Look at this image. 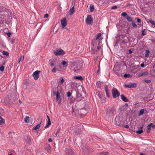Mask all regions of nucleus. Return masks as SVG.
<instances>
[{"instance_id": "f03ea898", "label": "nucleus", "mask_w": 155, "mask_h": 155, "mask_svg": "<svg viewBox=\"0 0 155 155\" xmlns=\"http://www.w3.org/2000/svg\"><path fill=\"white\" fill-rule=\"evenodd\" d=\"M116 109L114 107H108L106 110V116L107 118L111 117L114 114Z\"/></svg>"}, {"instance_id": "680f3d73", "label": "nucleus", "mask_w": 155, "mask_h": 155, "mask_svg": "<svg viewBox=\"0 0 155 155\" xmlns=\"http://www.w3.org/2000/svg\"><path fill=\"white\" fill-rule=\"evenodd\" d=\"M140 66L141 67L143 68L144 67V65L143 63H142L141 64Z\"/></svg>"}, {"instance_id": "c85d7f7f", "label": "nucleus", "mask_w": 155, "mask_h": 155, "mask_svg": "<svg viewBox=\"0 0 155 155\" xmlns=\"http://www.w3.org/2000/svg\"><path fill=\"white\" fill-rule=\"evenodd\" d=\"M105 91L106 93V94L107 96V97H110V94L108 91V88H105Z\"/></svg>"}, {"instance_id": "0eeeda50", "label": "nucleus", "mask_w": 155, "mask_h": 155, "mask_svg": "<svg viewBox=\"0 0 155 155\" xmlns=\"http://www.w3.org/2000/svg\"><path fill=\"white\" fill-rule=\"evenodd\" d=\"M65 155H74V152L70 148H68L66 149L64 153Z\"/></svg>"}, {"instance_id": "9d476101", "label": "nucleus", "mask_w": 155, "mask_h": 155, "mask_svg": "<svg viewBox=\"0 0 155 155\" xmlns=\"http://www.w3.org/2000/svg\"><path fill=\"white\" fill-rule=\"evenodd\" d=\"M54 95H56V99L57 101H58V103L60 104L61 102V99L59 97V93L58 91H54L53 92Z\"/></svg>"}, {"instance_id": "5701e85b", "label": "nucleus", "mask_w": 155, "mask_h": 155, "mask_svg": "<svg viewBox=\"0 0 155 155\" xmlns=\"http://www.w3.org/2000/svg\"><path fill=\"white\" fill-rule=\"evenodd\" d=\"M99 97L101 100L102 103H103L104 101V96L99 93L98 94Z\"/></svg>"}, {"instance_id": "a18cd8bd", "label": "nucleus", "mask_w": 155, "mask_h": 155, "mask_svg": "<svg viewBox=\"0 0 155 155\" xmlns=\"http://www.w3.org/2000/svg\"><path fill=\"white\" fill-rule=\"evenodd\" d=\"M4 67L3 65L0 67V70L1 71H3L4 70Z\"/></svg>"}, {"instance_id": "052dcab7", "label": "nucleus", "mask_w": 155, "mask_h": 155, "mask_svg": "<svg viewBox=\"0 0 155 155\" xmlns=\"http://www.w3.org/2000/svg\"><path fill=\"white\" fill-rule=\"evenodd\" d=\"M50 125V124H47L46 126L45 127V128H47L49 126V125Z\"/></svg>"}, {"instance_id": "9b49d317", "label": "nucleus", "mask_w": 155, "mask_h": 155, "mask_svg": "<svg viewBox=\"0 0 155 155\" xmlns=\"http://www.w3.org/2000/svg\"><path fill=\"white\" fill-rule=\"evenodd\" d=\"M79 103H80V104H83V105H82V106H83V107L82 108L83 109H85L87 110H88L89 108V106L88 104H87L86 105L84 104L85 103V101L84 100H82L81 101H80Z\"/></svg>"}, {"instance_id": "39448f33", "label": "nucleus", "mask_w": 155, "mask_h": 155, "mask_svg": "<svg viewBox=\"0 0 155 155\" xmlns=\"http://www.w3.org/2000/svg\"><path fill=\"white\" fill-rule=\"evenodd\" d=\"M112 94L114 98H116L119 97L120 95V93L118 90L115 88L112 90Z\"/></svg>"}, {"instance_id": "58836bf2", "label": "nucleus", "mask_w": 155, "mask_h": 155, "mask_svg": "<svg viewBox=\"0 0 155 155\" xmlns=\"http://www.w3.org/2000/svg\"><path fill=\"white\" fill-rule=\"evenodd\" d=\"M143 132V130L142 129H141V130H138L136 132V133L137 134H141Z\"/></svg>"}, {"instance_id": "7c9ffc66", "label": "nucleus", "mask_w": 155, "mask_h": 155, "mask_svg": "<svg viewBox=\"0 0 155 155\" xmlns=\"http://www.w3.org/2000/svg\"><path fill=\"white\" fill-rule=\"evenodd\" d=\"M5 122V120L3 119L1 117H0V125H2L4 124Z\"/></svg>"}, {"instance_id": "b1692460", "label": "nucleus", "mask_w": 155, "mask_h": 155, "mask_svg": "<svg viewBox=\"0 0 155 155\" xmlns=\"http://www.w3.org/2000/svg\"><path fill=\"white\" fill-rule=\"evenodd\" d=\"M121 99L125 102H127L128 101L127 98L125 97L123 94L121 95L120 96Z\"/></svg>"}, {"instance_id": "37998d69", "label": "nucleus", "mask_w": 155, "mask_h": 155, "mask_svg": "<svg viewBox=\"0 0 155 155\" xmlns=\"http://www.w3.org/2000/svg\"><path fill=\"white\" fill-rule=\"evenodd\" d=\"M132 25L134 28H137V25L135 24V23L134 22V21H132Z\"/></svg>"}, {"instance_id": "79ce46f5", "label": "nucleus", "mask_w": 155, "mask_h": 155, "mask_svg": "<svg viewBox=\"0 0 155 155\" xmlns=\"http://www.w3.org/2000/svg\"><path fill=\"white\" fill-rule=\"evenodd\" d=\"M124 76L125 78H127L131 76V75L129 74H125L124 75Z\"/></svg>"}, {"instance_id": "e2e57ef3", "label": "nucleus", "mask_w": 155, "mask_h": 155, "mask_svg": "<svg viewBox=\"0 0 155 155\" xmlns=\"http://www.w3.org/2000/svg\"><path fill=\"white\" fill-rule=\"evenodd\" d=\"M48 141L49 142H51L52 141V140L51 138H49L48 139Z\"/></svg>"}, {"instance_id": "dca6fc26", "label": "nucleus", "mask_w": 155, "mask_h": 155, "mask_svg": "<svg viewBox=\"0 0 155 155\" xmlns=\"http://www.w3.org/2000/svg\"><path fill=\"white\" fill-rule=\"evenodd\" d=\"M137 84L136 83L130 84L127 85L124 84L125 87H136L137 86Z\"/></svg>"}, {"instance_id": "c03bdc74", "label": "nucleus", "mask_w": 155, "mask_h": 155, "mask_svg": "<svg viewBox=\"0 0 155 155\" xmlns=\"http://www.w3.org/2000/svg\"><path fill=\"white\" fill-rule=\"evenodd\" d=\"M149 21L151 24L152 25H154L155 26V22L154 21L152 20H149Z\"/></svg>"}, {"instance_id": "3c124183", "label": "nucleus", "mask_w": 155, "mask_h": 155, "mask_svg": "<svg viewBox=\"0 0 155 155\" xmlns=\"http://www.w3.org/2000/svg\"><path fill=\"white\" fill-rule=\"evenodd\" d=\"M17 96H18L17 95H14L12 96H11L10 97L12 98V100H14L15 99V97H17Z\"/></svg>"}, {"instance_id": "aec40b11", "label": "nucleus", "mask_w": 155, "mask_h": 155, "mask_svg": "<svg viewBox=\"0 0 155 155\" xmlns=\"http://www.w3.org/2000/svg\"><path fill=\"white\" fill-rule=\"evenodd\" d=\"M148 71L143 72L140 73L138 74V77H140L143 76L147 75L148 74Z\"/></svg>"}, {"instance_id": "4468645a", "label": "nucleus", "mask_w": 155, "mask_h": 155, "mask_svg": "<svg viewBox=\"0 0 155 155\" xmlns=\"http://www.w3.org/2000/svg\"><path fill=\"white\" fill-rule=\"evenodd\" d=\"M61 23L62 25V27L64 28L67 25L66 20L65 18H64L61 20Z\"/></svg>"}, {"instance_id": "72a5a7b5", "label": "nucleus", "mask_w": 155, "mask_h": 155, "mask_svg": "<svg viewBox=\"0 0 155 155\" xmlns=\"http://www.w3.org/2000/svg\"><path fill=\"white\" fill-rule=\"evenodd\" d=\"M29 117L28 116H26L25 119V121L26 123L29 122Z\"/></svg>"}, {"instance_id": "5fc2aeb1", "label": "nucleus", "mask_w": 155, "mask_h": 155, "mask_svg": "<svg viewBox=\"0 0 155 155\" xmlns=\"http://www.w3.org/2000/svg\"><path fill=\"white\" fill-rule=\"evenodd\" d=\"M44 16L45 18H48V14L46 13L45 15Z\"/></svg>"}, {"instance_id": "6e6552de", "label": "nucleus", "mask_w": 155, "mask_h": 155, "mask_svg": "<svg viewBox=\"0 0 155 155\" xmlns=\"http://www.w3.org/2000/svg\"><path fill=\"white\" fill-rule=\"evenodd\" d=\"M86 22L87 24L91 25L93 24V21L91 16L88 15L87 18L86 19Z\"/></svg>"}, {"instance_id": "4c0bfd02", "label": "nucleus", "mask_w": 155, "mask_h": 155, "mask_svg": "<svg viewBox=\"0 0 155 155\" xmlns=\"http://www.w3.org/2000/svg\"><path fill=\"white\" fill-rule=\"evenodd\" d=\"M126 19L128 21L130 22L132 21V18L129 16L127 15L126 17Z\"/></svg>"}, {"instance_id": "49530a36", "label": "nucleus", "mask_w": 155, "mask_h": 155, "mask_svg": "<svg viewBox=\"0 0 155 155\" xmlns=\"http://www.w3.org/2000/svg\"><path fill=\"white\" fill-rule=\"evenodd\" d=\"M51 72L52 73H55L56 72V71L55 70V67H54L53 69L51 71Z\"/></svg>"}, {"instance_id": "603ef678", "label": "nucleus", "mask_w": 155, "mask_h": 155, "mask_svg": "<svg viewBox=\"0 0 155 155\" xmlns=\"http://www.w3.org/2000/svg\"><path fill=\"white\" fill-rule=\"evenodd\" d=\"M107 152H102L101 153L100 155H107Z\"/></svg>"}, {"instance_id": "f704fd0d", "label": "nucleus", "mask_w": 155, "mask_h": 155, "mask_svg": "<svg viewBox=\"0 0 155 155\" xmlns=\"http://www.w3.org/2000/svg\"><path fill=\"white\" fill-rule=\"evenodd\" d=\"M144 110L143 109H141L140 110L139 115L140 116L143 115L144 113Z\"/></svg>"}, {"instance_id": "4be33fe9", "label": "nucleus", "mask_w": 155, "mask_h": 155, "mask_svg": "<svg viewBox=\"0 0 155 155\" xmlns=\"http://www.w3.org/2000/svg\"><path fill=\"white\" fill-rule=\"evenodd\" d=\"M153 125V124L152 123H150L147 126V131L148 132H149L150 130L151 127H155V126Z\"/></svg>"}, {"instance_id": "7ed1b4c3", "label": "nucleus", "mask_w": 155, "mask_h": 155, "mask_svg": "<svg viewBox=\"0 0 155 155\" xmlns=\"http://www.w3.org/2000/svg\"><path fill=\"white\" fill-rule=\"evenodd\" d=\"M115 120L116 121V124L117 125L120 127L123 126V118L121 116H117L115 118Z\"/></svg>"}, {"instance_id": "412c9836", "label": "nucleus", "mask_w": 155, "mask_h": 155, "mask_svg": "<svg viewBox=\"0 0 155 155\" xmlns=\"http://www.w3.org/2000/svg\"><path fill=\"white\" fill-rule=\"evenodd\" d=\"M96 85L97 87H101L104 86L103 83L100 81H98L96 82Z\"/></svg>"}, {"instance_id": "bb28decb", "label": "nucleus", "mask_w": 155, "mask_h": 155, "mask_svg": "<svg viewBox=\"0 0 155 155\" xmlns=\"http://www.w3.org/2000/svg\"><path fill=\"white\" fill-rule=\"evenodd\" d=\"M74 78L81 81H82L83 79L82 77L81 76H75L74 77Z\"/></svg>"}, {"instance_id": "393cba45", "label": "nucleus", "mask_w": 155, "mask_h": 155, "mask_svg": "<svg viewBox=\"0 0 155 155\" xmlns=\"http://www.w3.org/2000/svg\"><path fill=\"white\" fill-rule=\"evenodd\" d=\"M83 88H81V89H82V91H83L81 93H79V94H80V96H82L83 97H84L86 95H85V94H86V92H85V91H84V90H83Z\"/></svg>"}, {"instance_id": "6e6d98bb", "label": "nucleus", "mask_w": 155, "mask_h": 155, "mask_svg": "<svg viewBox=\"0 0 155 155\" xmlns=\"http://www.w3.org/2000/svg\"><path fill=\"white\" fill-rule=\"evenodd\" d=\"M11 32H8V33H7V34L8 35V36L9 37L10 36H11Z\"/></svg>"}, {"instance_id": "6ab92c4d", "label": "nucleus", "mask_w": 155, "mask_h": 155, "mask_svg": "<svg viewBox=\"0 0 155 155\" xmlns=\"http://www.w3.org/2000/svg\"><path fill=\"white\" fill-rule=\"evenodd\" d=\"M101 48V46L100 45L99 43L97 47V50L96 51H94V50L93 49V48H92L91 50V51L93 53H95L96 52H97L98 51H99V49Z\"/></svg>"}, {"instance_id": "774afa93", "label": "nucleus", "mask_w": 155, "mask_h": 155, "mask_svg": "<svg viewBox=\"0 0 155 155\" xmlns=\"http://www.w3.org/2000/svg\"><path fill=\"white\" fill-rule=\"evenodd\" d=\"M50 66H54V64L53 63H51L50 64Z\"/></svg>"}, {"instance_id": "e433bc0d", "label": "nucleus", "mask_w": 155, "mask_h": 155, "mask_svg": "<svg viewBox=\"0 0 155 155\" xmlns=\"http://www.w3.org/2000/svg\"><path fill=\"white\" fill-rule=\"evenodd\" d=\"M2 54L3 55L8 56H9V53L7 51H3L2 52Z\"/></svg>"}, {"instance_id": "864d4df0", "label": "nucleus", "mask_w": 155, "mask_h": 155, "mask_svg": "<svg viewBox=\"0 0 155 155\" xmlns=\"http://www.w3.org/2000/svg\"><path fill=\"white\" fill-rule=\"evenodd\" d=\"M64 82V80L63 78H61L60 80V82L61 83H63Z\"/></svg>"}, {"instance_id": "f257e3e1", "label": "nucleus", "mask_w": 155, "mask_h": 155, "mask_svg": "<svg viewBox=\"0 0 155 155\" xmlns=\"http://www.w3.org/2000/svg\"><path fill=\"white\" fill-rule=\"evenodd\" d=\"M82 66L83 64L82 63L79 61H76L72 63L71 64V68L75 73L81 72L82 70Z\"/></svg>"}, {"instance_id": "a211bd4d", "label": "nucleus", "mask_w": 155, "mask_h": 155, "mask_svg": "<svg viewBox=\"0 0 155 155\" xmlns=\"http://www.w3.org/2000/svg\"><path fill=\"white\" fill-rule=\"evenodd\" d=\"M45 149L48 153H51V148L49 144H46L45 146Z\"/></svg>"}, {"instance_id": "c9c22d12", "label": "nucleus", "mask_w": 155, "mask_h": 155, "mask_svg": "<svg viewBox=\"0 0 155 155\" xmlns=\"http://www.w3.org/2000/svg\"><path fill=\"white\" fill-rule=\"evenodd\" d=\"M24 59V57L23 56H21L20 58H19L18 60V62L19 64L20 62L21 61H23Z\"/></svg>"}, {"instance_id": "8fccbe9b", "label": "nucleus", "mask_w": 155, "mask_h": 155, "mask_svg": "<svg viewBox=\"0 0 155 155\" xmlns=\"http://www.w3.org/2000/svg\"><path fill=\"white\" fill-rule=\"evenodd\" d=\"M71 93L70 92H68L67 93V96L68 97H69L71 96Z\"/></svg>"}, {"instance_id": "bf43d9fd", "label": "nucleus", "mask_w": 155, "mask_h": 155, "mask_svg": "<svg viewBox=\"0 0 155 155\" xmlns=\"http://www.w3.org/2000/svg\"><path fill=\"white\" fill-rule=\"evenodd\" d=\"M117 8V7L116 6H114L111 7V9H114L115 8Z\"/></svg>"}, {"instance_id": "1a4fd4ad", "label": "nucleus", "mask_w": 155, "mask_h": 155, "mask_svg": "<svg viewBox=\"0 0 155 155\" xmlns=\"http://www.w3.org/2000/svg\"><path fill=\"white\" fill-rule=\"evenodd\" d=\"M54 53L55 55H64L65 54V52L62 49H57L54 51Z\"/></svg>"}, {"instance_id": "f8f14e48", "label": "nucleus", "mask_w": 155, "mask_h": 155, "mask_svg": "<svg viewBox=\"0 0 155 155\" xmlns=\"http://www.w3.org/2000/svg\"><path fill=\"white\" fill-rule=\"evenodd\" d=\"M40 72V71L37 70L35 71L33 73L32 75L35 80H37L38 78L39 74Z\"/></svg>"}, {"instance_id": "2eb2a0df", "label": "nucleus", "mask_w": 155, "mask_h": 155, "mask_svg": "<svg viewBox=\"0 0 155 155\" xmlns=\"http://www.w3.org/2000/svg\"><path fill=\"white\" fill-rule=\"evenodd\" d=\"M25 140L26 142H27L29 144L31 145V141L30 139V137L28 135H26L25 137Z\"/></svg>"}, {"instance_id": "f3484780", "label": "nucleus", "mask_w": 155, "mask_h": 155, "mask_svg": "<svg viewBox=\"0 0 155 155\" xmlns=\"http://www.w3.org/2000/svg\"><path fill=\"white\" fill-rule=\"evenodd\" d=\"M123 37L124 39L121 42V44L122 45L127 43L128 39V38L126 36H124Z\"/></svg>"}, {"instance_id": "ddd939ff", "label": "nucleus", "mask_w": 155, "mask_h": 155, "mask_svg": "<svg viewBox=\"0 0 155 155\" xmlns=\"http://www.w3.org/2000/svg\"><path fill=\"white\" fill-rule=\"evenodd\" d=\"M82 149L83 150V152L84 155H87V154L88 153L89 150L87 148L86 146H83L82 147Z\"/></svg>"}, {"instance_id": "338daca9", "label": "nucleus", "mask_w": 155, "mask_h": 155, "mask_svg": "<svg viewBox=\"0 0 155 155\" xmlns=\"http://www.w3.org/2000/svg\"><path fill=\"white\" fill-rule=\"evenodd\" d=\"M128 52H129V53L130 54H131V53H132V51L131 50H129V51Z\"/></svg>"}, {"instance_id": "ea45409f", "label": "nucleus", "mask_w": 155, "mask_h": 155, "mask_svg": "<svg viewBox=\"0 0 155 155\" xmlns=\"http://www.w3.org/2000/svg\"><path fill=\"white\" fill-rule=\"evenodd\" d=\"M94 6L93 5H91L90 6V11L92 12L94 10Z\"/></svg>"}, {"instance_id": "69168bd1", "label": "nucleus", "mask_w": 155, "mask_h": 155, "mask_svg": "<svg viewBox=\"0 0 155 155\" xmlns=\"http://www.w3.org/2000/svg\"><path fill=\"white\" fill-rule=\"evenodd\" d=\"M129 126L128 125H126L125 126V127L126 128H129Z\"/></svg>"}, {"instance_id": "4d7b16f0", "label": "nucleus", "mask_w": 155, "mask_h": 155, "mask_svg": "<svg viewBox=\"0 0 155 155\" xmlns=\"http://www.w3.org/2000/svg\"><path fill=\"white\" fill-rule=\"evenodd\" d=\"M137 22L138 23H140L141 22V20L140 19L138 18H137Z\"/></svg>"}, {"instance_id": "2f4dec72", "label": "nucleus", "mask_w": 155, "mask_h": 155, "mask_svg": "<svg viewBox=\"0 0 155 155\" xmlns=\"http://www.w3.org/2000/svg\"><path fill=\"white\" fill-rule=\"evenodd\" d=\"M24 86L25 85V86H28L29 84V83L28 82V81L27 80H25L24 81Z\"/></svg>"}, {"instance_id": "de8ad7c7", "label": "nucleus", "mask_w": 155, "mask_h": 155, "mask_svg": "<svg viewBox=\"0 0 155 155\" xmlns=\"http://www.w3.org/2000/svg\"><path fill=\"white\" fill-rule=\"evenodd\" d=\"M145 29H143L142 30V34H141V35L142 36H144V35H145V33H144V31H145Z\"/></svg>"}, {"instance_id": "0e129e2a", "label": "nucleus", "mask_w": 155, "mask_h": 155, "mask_svg": "<svg viewBox=\"0 0 155 155\" xmlns=\"http://www.w3.org/2000/svg\"><path fill=\"white\" fill-rule=\"evenodd\" d=\"M150 80H145V82H146L148 83V82H150Z\"/></svg>"}, {"instance_id": "c756f323", "label": "nucleus", "mask_w": 155, "mask_h": 155, "mask_svg": "<svg viewBox=\"0 0 155 155\" xmlns=\"http://www.w3.org/2000/svg\"><path fill=\"white\" fill-rule=\"evenodd\" d=\"M70 15H72L74 12V7H72L70 10Z\"/></svg>"}, {"instance_id": "09e8293b", "label": "nucleus", "mask_w": 155, "mask_h": 155, "mask_svg": "<svg viewBox=\"0 0 155 155\" xmlns=\"http://www.w3.org/2000/svg\"><path fill=\"white\" fill-rule=\"evenodd\" d=\"M121 15L123 16H127V13L125 12H123L121 14Z\"/></svg>"}, {"instance_id": "423d86ee", "label": "nucleus", "mask_w": 155, "mask_h": 155, "mask_svg": "<svg viewBox=\"0 0 155 155\" xmlns=\"http://www.w3.org/2000/svg\"><path fill=\"white\" fill-rule=\"evenodd\" d=\"M6 13L1 11L0 12V20L2 22L5 21L7 19Z\"/></svg>"}, {"instance_id": "20e7f679", "label": "nucleus", "mask_w": 155, "mask_h": 155, "mask_svg": "<svg viewBox=\"0 0 155 155\" xmlns=\"http://www.w3.org/2000/svg\"><path fill=\"white\" fill-rule=\"evenodd\" d=\"M18 97V96H17L15 97V99L14 100H12V98L10 97H6L4 100L5 103L7 104H13L17 100V98Z\"/></svg>"}, {"instance_id": "cd10ccee", "label": "nucleus", "mask_w": 155, "mask_h": 155, "mask_svg": "<svg viewBox=\"0 0 155 155\" xmlns=\"http://www.w3.org/2000/svg\"><path fill=\"white\" fill-rule=\"evenodd\" d=\"M61 64L63 65L64 67H66L68 65V63L65 61H62Z\"/></svg>"}, {"instance_id": "473e14b6", "label": "nucleus", "mask_w": 155, "mask_h": 155, "mask_svg": "<svg viewBox=\"0 0 155 155\" xmlns=\"http://www.w3.org/2000/svg\"><path fill=\"white\" fill-rule=\"evenodd\" d=\"M150 53V51L149 50H146L145 51V56L147 57H148L149 56V53Z\"/></svg>"}, {"instance_id": "13d9d810", "label": "nucleus", "mask_w": 155, "mask_h": 155, "mask_svg": "<svg viewBox=\"0 0 155 155\" xmlns=\"http://www.w3.org/2000/svg\"><path fill=\"white\" fill-rule=\"evenodd\" d=\"M48 124H50V125L51 124V121L50 119H49L48 120Z\"/></svg>"}, {"instance_id": "a19ab883", "label": "nucleus", "mask_w": 155, "mask_h": 155, "mask_svg": "<svg viewBox=\"0 0 155 155\" xmlns=\"http://www.w3.org/2000/svg\"><path fill=\"white\" fill-rule=\"evenodd\" d=\"M101 33H99L97 35V36L96 38L95 39L96 40L100 38V37L101 36Z\"/></svg>"}, {"instance_id": "a878e982", "label": "nucleus", "mask_w": 155, "mask_h": 155, "mask_svg": "<svg viewBox=\"0 0 155 155\" xmlns=\"http://www.w3.org/2000/svg\"><path fill=\"white\" fill-rule=\"evenodd\" d=\"M41 122L39 124L34 127H33V129L36 130L38 129L40 127V124H41Z\"/></svg>"}]
</instances>
